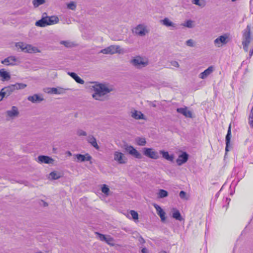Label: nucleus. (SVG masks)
I'll return each mask as SVG.
<instances>
[{
	"instance_id": "1",
	"label": "nucleus",
	"mask_w": 253,
	"mask_h": 253,
	"mask_svg": "<svg viewBox=\"0 0 253 253\" xmlns=\"http://www.w3.org/2000/svg\"><path fill=\"white\" fill-rule=\"evenodd\" d=\"M89 86L91 89L94 91L95 93L92 94V97L96 100H100L102 96L109 93L112 90V89L102 84L92 82L90 83Z\"/></svg>"
},
{
	"instance_id": "2",
	"label": "nucleus",
	"mask_w": 253,
	"mask_h": 253,
	"mask_svg": "<svg viewBox=\"0 0 253 253\" xmlns=\"http://www.w3.org/2000/svg\"><path fill=\"white\" fill-rule=\"evenodd\" d=\"M59 22V18L56 16H42V18L36 22V26L44 27L47 25H54Z\"/></svg>"
},
{
	"instance_id": "3",
	"label": "nucleus",
	"mask_w": 253,
	"mask_h": 253,
	"mask_svg": "<svg viewBox=\"0 0 253 253\" xmlns=\"http://www.w3.org/2000/svg\"><path fill=\"white\" fill-rule=\"evenodd\" d=\"M15 46L17 48L21 49V51L24 52L32 53L40 52V50L37 47L22 42H17Z\"/></svg>"
},
{
	"instance_id": "4",
	"label": "nucleus",
	"mask_w": 253,
	"mask_h": 253,
	"mask_svg": "<svg viewBox=\"0 0 253 253\" xmlns=\"http://www.w3.org/2000/svg\"><path fill=\"white\" fill-rule=\"evenodd\" d=\"M27 85L23 83H16L14 84L6 86L2 89L6 97L9 96L12 92L16 89H23L26 87Z\"/></svg>"
},
{
	"instance_id": "5",
	"label": "nucleus",
	"mask_w": 253,
	"mask_h": 253,
	"mask_svg": "<svg viewBox=\"0 0 253 253\" xmlns=\"http://www.w3.org/2000/svg\"><path fill=\"white\" fill-rule=\"evenodd\" d=\"M229 41V36L227 34L221 35L215 39L213 43L216 47H220L226 44Z\"/></svg>"
},
{
	"instance_id": "6",
	"label": "nucleus",
	"mask_w": 253,
	"mask_h": 253,
	"mask_svg": "<svg viewBox=\"0 0 253 253\" xmlns=\"http://www.w3.org/2000/svg\"><path fill=\"white\" fill-rule=\"evenodd\" d=\"M103 54H113L116 53H122V49L119 45H111L101 50Z\"/></svg>"
},
{
	"instance_id": "7",
	"label": "nucleus",
	"mask_w": 253,
	"mask_h": 253,
	"mask_svg": "<svg viewBox=\"0 0 253 253\" xmlns=\"http://www.w3.org/2000/svg\"><path fill=\"white\" fill-rule=\"evenodd\" d=\"M125 150L129 155L134 157L135 158L140 159L142 158L141 154L135 149L131 145H125Z\"/></svg>"
},
{
	"instance_id": "8",
	"label": "nucleus",
	"mask_w": 253,
	"mask_h": 253,
	"mask_svg": "<svg viewBox=\"0 0 253 253\" xmlns=\"http://www.w3.org/2000/svg\"><path fill=\"white\" fill-rule=\"evenodd\" d=\"M130 63L138 68L145 67L148 64V62L144 61L143 59L140 56H136L131 60Z\"/></svg>"
},
{
	"instance_id": "9",
	"label": "nucleus",
	"mask_w": 253,
	"mask_h": 253,
	"mask_svg": "<svg viewBox=\"0 0 253 253\" xmlns=\"http://www.w3.org/2000/svg\"><path fill=\"white\" fill-rule=\"evenodd\" d=\"M143 154L147 157L153 159H157L159 158L157 152L153 151L152 148H144L143 149Z\"/></svg>"
},
{
	"instance_id": "10",
	"label": "nucleus",
	"mask_w": 253,
	"mask_h": 253,
	"mask_svg": "<svg viewBox=\"0 0 253 253\" xmlns=\"http://www.w3.org/2000/svg\"><path fill=\"white\" fill-rule=\"evenodd\" d=\"M114 159L120 164H124L127 162V158L124 154L119 151H115L114 154Z\"/></svg>"
},
{
	"instance_id": "11",
	"label": "nucleus",
	"mask_w": 253,
	"mask_h": 253,
	"mask_svg": "<svg viewBox=\"0 0 253 253\" xmlns=\"http://www.w3.org/2000/svg\"><path fill=\"white\" fill-rule=\"evenodd\" d=\"M251 42V27L248 25L243 33L242 43L249 44Z\"/></svg>"
},
{
	"instance_id": "12",
	"label": "nucleus",
	"mask_w": 253,
	"mask_h": 253,
	"mask_svg": "<svg viewBox=\"0 0 253 253\" xmlns=\"http://www.w3.org/2000/svg\"><path fill=\"white\" fill-rule=\"evenodd\" d=\"M18 59L14 56H10L1 61V63L5 65H14L17 64Z\"/></svg>"
},
{
	"instance_id": "13",
	"label": "nucleus",
	"mask_w": 253,
	"mask_h": 253,
	"mask_svg": "<svg viewBox=\"0 0 253 253\" xmlns=\"http://www.w3.org/2000/svg\"><path fill=\"white\" fill-rule=\"evenodd\" d=\"M188 159V155L186 152H182L179 155L176 160V163L178 166H181L186 163Z\"/></svg>"
},
{
	"instance_id": "14",
	"label": "nucleus",
	"mask_w": 253,
	"mask_h": 253,
	"mask_svg": "<svg viewBox=\"0 0 253 253\" xmlns=\"http://www.w3.org/2000/svg\"><path fill=\"white\" fill-rule=\"evenodd\" d=\"M154 207L156 209L157 214L160 216L161 219L162 221H164L166 220L165 212L163 211V210L161 208L160 206L156 204H154Z\"/></svg>"
},
{
	"instance_id": "15",
	"label": "nucleus",
	"mask_w": 253,
	"mask_h": 253,
	"mask_svg": "<svg viewBox=\"0 0 253 253\" xmlns=\"http://www.w3.org/2000/svg\"><path fill=\"white\" fill-rule=\"evenodd\" d=\"M178 113L181 114L185 117L191 118L192 117V112L188 110L187 107L179 108L176 110Z\"/></svg>"
},
{
	"instance_id": "16",
	"label": "nucleus",
	"mask_w": 253,
	"mask_h": 253,
	"mask_svg": "<svg viewBox=\"0 0 253 253\" xmlns=\"http://www.w3.org/2000/svg\"><path fill=\"white\" fill-rule=\"evenodd\" d=\"M38 162L44 164H51L53 162V160L47 156L41 155L38 157Z\"/></svg>"
},
{
	"instance_id": "17",
	"label": "nucleus",
	"mask_w": 253,
	"mask_h": 253,
	"mask_svg": "<svg viewBox=\"0 0 253 253\" xmlns=\"http://www.w3.org/2000/svg\"><path fill=\"white\" fill-rule=\"evenodd\" d=\"M231 137V126L229 125L227 134L225 137V141H226V147L225 151L226 152L229 151L228 148L230 145V139Z\"/></svg>"
},
{
	"instance_id": "18",
	"label": "nucleus",
	"mask_w": 253,
	"mask_h": 253,
	"mask_svg": "<svg viewBox=\"0 0 253 253\" xmlns=\"http://www.w3.org/2000/svg\"><path fill=\"white\" fill-rule=\"evenodd\" d=\"M87 141L96 150H99V147L97 144L95 138L92 135H89L86 138Z\"/></svg>"
},
{
	"instance_id": "19",
	"label": "nucleus",
	"mask_w": 253,
	"mask_h": 253,
	"mask_svg": "<svg viewBox=\"0 0 253 253\" xmlns=\"http://www.w3.org/2000/svg\"><path fill=\"white\" fill-rule=\"evenodd\" d=\"M6 114L10 118H14V117L18 116L19 111L16 106H12L11 110H7L6 111Z\"/></svg>"
},
{
	"instance_id": "20",
	"label": "nucleus",
	"mask_w": 253,
	"mask_h": 253,
	"mask_svg": "<svg viewBox=\"0 0 253 253\" xmlns=\"http://www.w3.org/2000/svg\"><path fill=\"white\" fill-rule=\"evenodd\" d=\"M76 157L77 158L78 162H84V161H89L91 159V157L88 154H85V155L82 154H77L76 155Z\"/></svg>"
},
{
	"instance_id": "21",
	"label": "nucleus",
	"mask_w": 253,
	"mask_h": 253,
	"mask_svg": "<svg viewBox=\"0 0 253 253\" xmlns=\"http://www.w3.org/2000/svg\"><path fill=\"white\" fill-rule=\"evenodd\" d=\"M213 67L212 66H210L199 75V77L202 79H206L213 72Z\"/></svg>"
},
{
	"instance_id": "22",
	"label": "nucleus",
	"mask_w": 253,
	"mask_h": 253,
	"mask_svg": "<svg viewBox=\"0 0 253 253\" xmlns=\"http://www.w3.org/2000/svg\"><path fill=\"white\" fill-rule=\"evenodd\" d=\"M68 74L71 76L73 79L75 80V81L81 84H83L84 83V81L79 76H78L74 72H68Z\"/></svg>"
},
{
	"instance_id": "23",
	"label": "nucleus",
	"mask_w": 253,
	"mask_h": 253,
	"mask_svg": "<svg viewBox=\"0 0 253 253\" xmlns=\"http://www.w3.org/2000/svg\"><path fill=\"white\" fill-rule=\"evenodd\" d=\"M160 153L162 155L163 158L166 160L171 162H173L174 159L173 155H169L168 152L164 150L160 151Z\"/></svg>"
},
{
	"instance_id": "24",
	"label": "nucleus",
	"mask_w": 253,
	"mask_h": 253,
	"mask_svg": "<svg viewBox=\"0 0 253 253\" xmlns=\"http://www.w3.org/2000/svg\"><path fill=\"white\" fill-rule=\"evenodd\" d=\"M28 100L30 101H31L33 103H36L42 101L43 99L40 96L36 94L33 96H29L28 97Z\"/></svg>"
},
{
	"instance_id": "25",
	"label": "nucleus",
	"mask_w": 253,
	"mask_h": 253,
	"mask_svg": "<svg viewBox=\"0 0 253 253\" xmlns=\"http://www.w3.org/2000/svg\"><path fill=\"white\" fill-rule=\"evenodd\" d=\"M0 76L2 78V81H8L10 79V76L8 72L3 69L0 70Z\"/></svg>"
},
{
	"instance_id": "26",
	"label": "nucleus",
	"mask_w": 253,
	"mask_h": 253,
	"mask_svg": "<svg viewBox=\"0 0 253 253\" xmlns=\"http://www.w3.org/2000/svg\"><path fill=\"white\" fill-rule=\"evenodd\" d=\"M134 32L139 36H142L145 35V29L141 25H138L134 31Z\"/></svg>"
},
{
	"instance_id": "27",
	"label": "nucleus",
	"mask_w": 253,
	"mask_h": 253,
	"mask_svg": "<svg viewBox=\"0 0 253 253\" xmlns=\"http://www.w3.org/2000/svg\"><path fill=\"white\" fill-rule=\"evenodd\" d=\"M131 117L135 119L138 120L143 119V114L140 112L137 111H134L132 112Z\"/></svg>"
},
{
	"instance_id": "28",
	"label": "nucleus",
	"mask_w": 253,
	"mask_h": 253,
	"mask_svg": "<svg viewBox=\"0 0 253 253\" xmlns=\"http://www.w3.org/2000/svg\"><path fill=\"white\" fill-rule=\"evenodd\" d=\"M162 22L163 24L167 27L171 26L175 28V24L170 21L168 18H165L162 21Z\"/></svg>"
},
{
	"instance_id": "29",
	"label": "nucleus",
	"mask_w": 253,
	"mask_h": 253,
	"mask_svg": "<svg viewBox=\"0 0 253 253\" xmlns=\"http://www.w3.org/2000/svg\"><path fill=\"white\" fill-rule=\"evenodd\" d=\"M172 217L179 221H182L183 219L180 212L178 210L175 211L172 213Z\"/></svg>"
},
{
	"instance_id": "30",
	"label": "nucleus",
	"mask_w": 253,
	"mask_h": 253,
	"mask_svg": "<svg viewBox=\"0 0 253 253\" xmlns=\"http://www.w3.org/2000/svg\"><path fill=\"white\" fill-rule=\"evenodd\" d=\"M60 174L56 171H52L49 174V177L52 179H57L60 177Z\"/></svg>"
},
{
	"instance_id": "31",
	"label": "nucleus",
	"mask_w": 253,
	"mask_h": 253,
	"mask_svg": "<svg viewBox=\"0 0 253 253\" xmlns=\"http://www.w3.org/2000/svg\"><path fill=\"white\" fill-rule=\"evenodd\" d=\"M168 195V192L164 189H160L158 192V197L160 198H163L167 197Z\"/></svg>"
},
{
	"instance_id": "32",
	"label": "nucleus",
	"mask_w": 253,
	"mask_h": 253,
	"mask_svg": "<svg viewBox=\"0 0 253 253\" xmlns=\"http://www.w3.org/2000/svg\"><path fill=\"white\" fill-rule=\"evenodd\" d=\"M136 141L137 145L139 146H144L146 143L145 139L142 137H137L136 138Z\"/></svg>"
},
{
	"instance_id": "33",
	"label": "nucleus",
	"mask_w": 253,
	"mask_h": 253,
	"mask_svg": "<svg viewBox=\"0 0 253 253\" xmlns=\"http://www.w3.org/2000/svg\"><path fill=\"white\" fill-rule=\"evenodd\" d=\"M33 4L35 7H37L39 5L43 4L45 2L44 0H33Z\"/></svg>"
},
{
	"instance_id": "34",
	"label": "nucleus",
	"mask_w": 253,
	"mask_h": 253,
	"mask_svg": "<svg viewBox=\"0 0 253 253\" xmlns=\"http://www.w3.org/2000/svg\"><path fill=\"white\" fill-rule=\"evenodd\" d=\"M249 124L253 128V106L249 117Z\"/></svg>"
},
{
	"instance_id": "35",
	"label": "nucleus",
	"mask_w": 253,
	"mask_h": 253,
	"mask_svg": "<svg viewBox=\"0 0 253 253\" xmlns=\"http://www.w3.org/2000/svg\"><path fill=\"white\" fill-rule=\"evenodd\" d=\"M106 240L104 242H105L107 244L113 246L114 245V239L111 237L110 236H106Z\"/></svg>"
},
{
	"instance_id": "36",
	"label": "nucleus",
	"mask_w": 253,
	"mask_h": 253,
	"mask_svg": "<svg viewBox=\"0 0 253 253\" xmlns=\"http://www.w3.org/2000/svg\"><path fill=\"white\" fill-rule=\"evenodd\" d=\"M101 191L105 194L108 195L109 192V188L106 185L103 184L101 188Z\"/></svg>"
},
{
	"instance_id": "37",
	"label": "nucleus",
	"mask_w": 253,
	"mask_h": 253,
	"mask_svg": "<svg viewBox=\"0 0 253 253\" xmlns=\"http://www.w3.org/2000/svg\"><path fill=\"white\" fill-rule=\"evenodd\" d=\"M60 43L61 44H63L65 46L67 47H71L73 46V43L71 42L64 41H61Z\"/></svg>"
},
{
	"instance_id": "38",
	"label": "nucleus",
	"mask_w": 253,
	"mask_h": 253,
	"mask_svg": "<svg viewBox=\"0 0 253 253\" xmlns=\"http://www.w3.org/2000/svg\"><path fill=\"white\" fill-rule=\"evenodd\" d=\"M130 213L134 220H137L138 218V214L137 212L133 210L130 211Z\"/></svg>"
},
{
	"instance_id": "39",
	"label": "nucleus",
	"mask_w": 253,
	"mask_h": 253,
	"mask_svg": "<svg viewBox=\"0 0 253 253\" xmlns=\"http://www.w3.org/2000/svg\"><path fill=\"white\" fill-rule=\"evenodd\" d=\"M47 92L49 93H53V94H58V90L57 88L52 87V88H47Z\"/></svg>"
},
{
	"instance_id": "40",
	"label": "nucleus",
	"mask_w": 253,
	"mask_h": 253,
	"mask_svg": "<svg viewBox=\"0 0 253 253\" xmlns=\"http://www.w3.org/2000/svg\"><path fill=\"white\" fill-rule=\"evenodd\" d=\"M97 236H98V239L101 241H105V240L106 239V236L102 234H101V233H98V232H96V233Z\"/></svg>"
},
{
	"instance_id": "41",
	"label": "nucleus",
	"mask_w": 253,
	"mask_h": 253,
	"mask_svg": "<svg viewBox=\"0 0 253 253\" xmlns=\"http://www.w3.org/2000/svg\"><path fill=\"white\" fill-rule=\"evenodd\" d=\"M76 7V5L74 2H71L70 3L67 4V8L75 10Z\"/></svg>"
},
{
	"instance_id": "42",
	"label": "nucleus",
	"mask_w": 253,
	"mask_h": 253,
	"mask_svg": "<svg viewBox=\"0 0 253 253\" xmlns=\"http://www.w3.org/2000/svg\"><path fill=\"white\" fill-rule=\"evenodd\" d=\"M179 197L182 199L187 200V197H186V193L183 191H181L179 193Z\"/></svg>"
},
{
	"instance_id": "43",
	"label": "nucleus",
	"mask_w": 253,
	"mask_h": 253,
	"mask_svg": "<svg viewBox=\"0 0 253 253\" xmlns=\"http://www.w3.org/2000/svg\"><path fill=\"white\" fill-rule=\"evenodd\" d=\"M77 134L78 135L81 136H86L87 133L85 131H84L82 129H79L77 130Z\"/></svg>"
},
{
	"instance_id": "44",
	"label": "nucleus",
	"mask_w": 253,
	"mask_h": 253,
	"mask_svg": "<svg viewBox=\"0 0 253 253\" xmlns=\"http://www.w3.org/2000/svg\"><path fill=\"white\" fill-rule=\"evenodd\" d=\"M244 175H245V173L244 172H240L239 171H238L237 173V178H238V179L239 180H240V179H241L244 176Z\"/></svg>"
},
{
	"instance_id": "45",
	"label": "nucleus",
	"mask_w": 253,
	"mask_h": 253,
	"mask_svg": "<svg viewBox=\"0 0 253 253\" xmlns=\"http://www.w3.org/2000/svg\"><path fill=\"white\" fill-rule=\"evenodd\" d=\"M186 45L189 46H190V47L194 46V42H193V41L191 39L187 40L186 41Z\"/></svg>"
},
{
	"instance_id": "46",
	"label": "nucleus",
	"mask_w": 253,
	"mask_h": 253,
	"mask_svg": "<svg viewBox=\"0 0 253 253\" xmlns=\"http://www.w3.org/2000/svg\"><path fill=\"white\" fill-rule=\"evenodd\" d=\"M192 22L191 20H188L184 25V26L187 27L188 28H191L192 27Z\"/></svg>"
},
{
	"instance_id": "47",
	"label": "nucleus",
	"mask_w": 253,
	"mask_h": 253,
	"mask_svg": "<svg viewBox=\"0 0 253 253\" xmlns=\"http://www.w3.org/2000/svg\"><path fill=\"white\" fill-rule=\"evenodd\" d=\"M192 2L197 5L202 6H203V4L201 3L200 2V0H193Z\"/></svg>"
},
{
	"instance_id": "48",
	"label": "nucleus",
	"mask_w": 253,
	"mask_h": 253,
	"mask_svg": "<svg viewBox=\"0 0 253 253\" xmlns=\"http://www.w3.org/2000/svg\"><path fill=\"white\" fill-rule=\"evenodd\" d=\"M170 64L172 66L175 67H179V64L177 61H172L170 62Z\"/></svg>"
},
{
	"instance_id": "49",
	"label": "nucleus",
	"mask_w": 253,
	"mask_h": 253,
	"mask_svg": "<svg viewBox=\"0 0 253 253\" xmlns=\"http://www.w3.org/2000/svg\"><path fill=\"white\" fill-rule=\"evenodd\" d=\"M6 97V95H5L4 93L3 92V91L2 89L0 91V101L2 100L3 97Z\"/></svg>"
},
{
	"instance_id": "50",
	"label": "nucleus",
	"mask_w": 253,
	"mask_h": 253,
	"mask_svg": "<svg viewBox=\"0 0 253 253\" xmlns=\"http://www.w3.org/2000/svg\"><path fill=\"white\" fill-rule=\"evenodd\" d=\"M243 46V49L246 52H248V45L249 44H245V43H242Z\"/></svg>"
},
{
	"instance_id": "51",
	"label": "nucleus",
	"mask_w": 253,
	"mask_h": 253,
	"mask_svg": "<svg viewBox=\"0 0 253 253\" xmlns=\"http://www.w3.org/2000/svg\"><path fill=\"white\" fill-rule=\"evenodd\" d=\"M40 204L41 205H42L43 207H46V206H48V204L46 202H44V201H43L42 200L41 201Z\"/></svg>"
},
{
	"instance_id": "52",
	"label": "nucleus",
	"mask_w": 253,
	"mask_h": 253,
	"mask_svg": "<svg viewBox=\"0 0 253 253\" xmlns=\"http://www.w3.org/2000/svg\"><path fill=\"white\" fill-rule=\"evenodd\" d=\"M142 253H147V250L146 248H144L141 250Z\"/></svg>"
},
{
	"instance_id": "53",
	"label": "nucleus",
	"mask_w": 253,
	"mask_h": 253,
	"mask_svg": "<svg viewBox=\"0 0 253 253\" xmlns=\"http://www.w3.org/2000/svg\"><path fill=\"white\" fill-rule=\"evenodd\" d=\"M253 54V48L249 52V56L250 57H251Z\"/></svg>"
},
{
	"instance_id": "54",
	"label": "nucleus",
	"mask_w": 253,
	"mask_h": 253,
	"mask_svg": "<svg viewBox=\"0 0 253 253\" xmlns=\"http://www.w3.org/2000/svg\"><path fill=\"white\" fill-rule=\"evenodd\" d=\"M250 150H253V143L252 144V145L250 146Z\"/></svg>"
},
{
	"instance_id": "55",
	"label": "nucleus",
	"mask_w": 253,
	"mask_h": 253,
	"mask_svg": "<svg viewBox=\"0 0 253 253\" xmlns=\"http://www.w3.org/2000/svg\"><path fill=\"white\" fill-rule=\"evenodd\" d=\"M68 155H69V156H71V155H72V154H71V153L70 151H68Z\"/></svg>"
},
{
	"instance_id": "56",
	"label": "nucleus",
	"mask_w": 253,
	"mask_h": 253,
	"mask_svg": "<svg viewBox=\"0 0 253 253\" xmlns=\"http://www.w3.org/2000/svg\"><path fill=\"white\" fill-rule=\"evenodd\" d=\"M236 171H237V169H234L233 172H234V173H236Z\"/></svg>"
},
{
	"instance_id": "57",
	"label": "nucleus",
	"mask_w": 253,
	"mask_h": 253,
	"mask_svg": "<svg viewBox=\"0 0 253 253\" xmlns=\"http://www.w3.org/2000/svg\"><path fill=\"white\" fill-rule=\"evenodd\" d=\"M152 106H153V107H156V105H155V104H153L152 105Z\"/></svg>"
},
{
	"instance_id": "58",
	"label": "nucleus",
	"mask_w": 253,
	"mask_h": 253,
	"mask_svg": "<svg viewBox=\"0 0 253 253\" xmlns=\"http://www.w3.org/2000/svg\"><path fill=\"white\" fill-rule=\"evenodd\" d=\"M161 253H167V252H165V251H163V252H162Z\"/></svg>"
}]
</instances>
